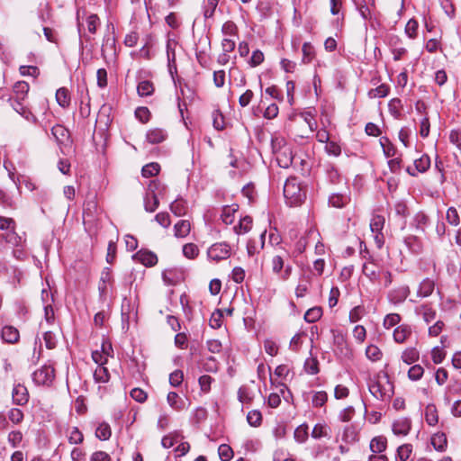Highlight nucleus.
<instances>
[{
  "label": "nucleus",
  "instance_id": "nucleus-9",
  "mask_svg": "<svg viewBox=\"0 0 461 461\" xmlns=\"http://www.w3.org/2000/svg\"><path fill=\"white\" fill-rule=\"evenodd\" d=\"M132 258L146 267H153L158 263L157 255L147 249L139 250L132 256Z\"/></svg>",
  "mask_w": 461,
  "mask_h": 461
},
{
  "label": "nucleus",
  "instance_id": "nucleus-4",
  "mask_svg": "<svg viewBox=\"0 0 461 461\" xmlns=\"http://www.w3.org/2000/svg\"><path fill=\"white\" fill-rule=\"evenodd\" d=\"M231 255V248L229 243L216 242L207 249V257L210 260L216 263L228 259Z\"/></svg>",
  "mask_w": 461,
  "mask_h": 461
},
{
  "label": "nucleus",
  "instance_id": "nucleus-43",
  "mask_svg": "<svg viewBox=\"0 0 461 461\" xmlns=\"http://www.w3.org/2000/svg\"><path fill=\"white\" fill-rule=\"evenodd\" d=\"M414 223L417 229L424 231L425 228L429 223V216L423 212H419L414 216Z\"/></svg>",
  "mask_w": 461,
  "mask_h": 461
},
{
  "label": "nucleus",
  "instance_id": "nucleus-30",
  "mask_svg": "<svg viewBox=\"0 0 461 461\" xmlns=\"http://www.w3.org/2000/svg\"><path fill=\"white\" fill-rule=\"evenodd\" d=\"M170 211L176 216H183L187 212V204L186 202L182 198H177L170 203Z\"/></svg>",
  "mask_w": 461,
  "mask_h": 461
},
{
  "label": "nucleus",
  "instance_id": "nucleus-11",
  "mask_svg": "<svg viewBox=\"0 0 461 461\" xmlns=\"http://www.w3.org/2000/svg\"><path fill=\"white\" fill-rule=\"evenodd\" d=\"M411 429V420L409 418L402 417L393 422L392 429L396 436H407Z\"/></svg>",
  "mask_w": 461,
  "mask_h": 461
},
{
  "label": "nucleus",
  "instance_id": "nucleus-55",
  "mask_svg": "<svg viewBox=\"0 0 461 461\" xmlns=\"http://www.w3.org/2000/svg\"><path fill=\"white\" fill-rule=\"evenodd\" d=\"M247 420L250 426L258 427L262 422V414L258 410L249 411Z\"/></svg>",
  "mask_w": 461,
  "mask_h": 461
},
{
  "label": "nucleus",
  "instance_id": "nucleus-47",
  "mask_svg": "<svg viewBox=\"0 0 461 461\" xmlns=\"http://www.w3.org/2000/svg\"><path fill=\"white\" fill-rule=\"evenodd\" d=\"M94 378L97 383H107L110 379V373L105 366H98L94 373Z\"/></svg>",
  "mask_w": 461,
  "mask_h": 461
},
{
  "label": "nucleus",
  "instance_id": "nucleus-39",
  "mask_svg": "<svg viewBox=\"0 0 461 461\" xmlns=\"http://www.w3.org/2000/svg\"><path fill=\"white\" fill-rule=\"evenodd\" d=\"M390 87L386 84H381L375 88H372L368 91V96L370 98H382L388 95Z\"/></svg>",
  "mask_w": 461,
  "mask_h": 461
},
{
  "label": "nucleus",
  "instance_id": "nucleus-64",
  "mask_svg": "<svg viewBox=\"0 0 461 461\" xmlns=\"http://www.w3.org/2000/svg\"><path fill=\"white\" fill-rule=\"evenodd\" d=\"M131 397L140 403L146 402L148 393L141 388L136 387L130 392Z\"/></svg>",
  "mask_w": 461,
  "mask_h": 461
},
{
  "label": "nucleus",
  "instance_id": "nucleus-48",
  "mask_svg": "<svg viewBox=\"0 0 461 461\" xmlns=\"http://www.w3.org/2000/svg\"><path fill=\"white\" fill-rule=\"evenodd\" d=\"M68 442L70 444H81L84 440L83 433L78 429L77 427H72L68 431Z\"/></svg>",
  "mask_w": 461,
  "mask_h": 461
},
{
  "label": "nucleus",
  "instance_id": "nucleus-29",
  "mask_svg": "<svg viewBox=\"0 0 461 461\" xmlns=\"http://www.w3.org/2000/svg\"><path fill=\"white\" fill-rule=\"evenodd\" d=\"M435 288V283L433 280L429 278H425L419 285V289L417 291L418 296L420 297H428L429 296Z\"/></svg>",
  "mask_w": 461,
  "mask_h": 461
},
{
  "label": "nucleus",
  "instance_id": "nucleus-41",
  "mask_svg": "<svg viewBox=\"0 0 461 461\" xmlns=\"http://www.w3.org/2000/svg\"><path fill=\"white\" fill-rule=\"evenodd\" d=\"M303 62L305 64L311 63L315 57L314 47L310 42H304L302 48Z\"/></svg>",
  "mask_w": 461,
  "mask_h": 461
},
{
  "label": "nucleus",
  "instance_id": "nucleus-60",
  "mask_svg": "<svg viewBox=\"0 0 461 461\" xmlns=\"http://www.w3.org/2000/svg\"><path fill=\"white\" fill-rule=\"evenodd\" d=\"M321 317V309L320 307H313L309 309L304 314V320L307 322H315Z\"/></svg>",
  "mask_w": 461,
  "mask_h": 461
},
{
  "label": "nucleus",
  "instance_id": "nucleus-22",
  "mask_svg": "<svg viewBox=\"0 0 461 461\" xmlns=\"http://www.w3.org/2000/svg\"><path fill=\"white\" fill-rule=\"evenodd\" d=\"M415 312L418 315L422 316L427 323L436 319V311L429 304H421L415 309Z\"/></svg>",
  "mask_w": 461,
  "mask_h": 461
},
{
  "label": "nucleus",
  "instance_id": "nucleus-23",
  "mask_svg": "<svg viewBox=\"0 0 461 461\" xmlns=\"http://www.w3.org/2000/svg\"><path fill=\"white\" fill-rule=\"evenodd\" d=\"M411 335V328L402 324L398 326L393 331V339L397 343H403Z\"/></svg>",
  "mask_w": 461,
  "mask_h": 461
},
{
  "label": "nucleus",
  "instance_id": "nucleus-18",
  "mask_svg": "<svg viewBox=\"0 0 461 461\" xmlns=\"http://www.w3.org/2000/svg\"><path fill=\"white\" fill-rule=\"evenodd\" d=\"M430 443L439 452H444L447 447V436L444 432H437L431 436Z\"/></svg>",
  "mask_w": 461,
  "mask_h": 461
},
{
  "label": "nucleus",
  "instance_id": "nucleus-14",
  "mask_svg": "<svg viewBox=\"0 0 461 461\" xmlns=\"http://www.w3.org/2000/svg\"><path fill=\"white\" fill-rule=\"evenodd\" d=\"M167 190V187L165 184H163L159 180H150L148 188H147V194L149 195H155L158 198L164 197Z\"/></svg>",
  "mask_w": 461,
  "mask_h": 461
},
{
  "label": "nucleus",
  "instance_id": "nucleus-63",
  "mask_svg": "<svg viewBox=\"0 0 461 461\" xmlns=\"http://www.w3.org/2000/svg\"><path fill=\"white\" fill-rule=\"evenodd\" d=\"M213 378L208 375H201L198 379L200 389L203 393H209Z\"/></svg>",
  "mask_w": 461,
  "mask_h": 461
},
{
  "label": "nucleus",
  "instance_id": "nucleus-35",
  "mask_svg": "<svg viewBox=\"0 0 461 461\" xmlns=\"http://www.w3.org/2000/svg\"><path fill=\"white\" fill-rule=\"evenodd\" d=\"M56 100L61 107H68L70 104L69 91L66 87L59 88L56 92Z\"/></svg>",
  "mask_w": 461,
  "mask_h": 461
},
{
  "label": "nucleus",
  "instance_id": "nucleus-59",
  "mask_svg": "<svg viewBox=\"0 0 461 461\" xmlns=\"http://www.w3.org/2000/svg\"><path fill=\"white\" fill-rule=\"evenodd\" d=\"M218 453L221 461H230L233 456V450L227 444H221L218 448Z\"/></svg>",
  "mask_w": 461,
  "mask_h": 461
},
{
  "label": "nucleus",
  "instance_id": "nucleus-62",
  "mask_svg": "<svg viewBox=\"0 0 461 461\" xmlns=\"http://www.w3.org/2000/svg\"><path fill=\"white\" fill-rule=\"evenodd\" d=\"M424 374V368L420 365L412 366L408 371V377L411 381L420 380Z\"/></svg>",
  "mask_w": 461,
  "mask_h": 461
},
{
  "label": "nucleus",
  "instance_id": "nucleus-52",
  "mask_svg": "<svg viewBox=\"0 0 461 461\" xmlns=\"http://www.w3.org/2000/svg\"><path fill=\"white\" fill-rule=\"evenodd\" d=\"M446 220L448 224L457 226L460 223V217L457 210L455 207H449L447 211Z\"/></svg>",
  "mask_w": 461,
  "mask_h": 461
},
{
  "label": "nucleus",
  "instance_id": "nucleus-17",
  "mask_svg": "<svg viewBox=\"0 0 461 461\" xmlns=\"http://www.w3.org/2000/svg\"><path fill=\"white\" fill-rule=\"evenodd\" d=\"M1 337L3 340L7 343H16L20 339L18 330L14 326H5L1 331Z\"/></svg>",
  "mask_w": 461,
  "mask_h": 461
},
{
  "label": "nucleus",
  "instance_id": "nucleus-53",
  "mask_svg": "<svg viewBox=\"0 0 461 461\" xmlns=\"http://www.w3.org/2000/svg\"><path fill=\"white\" fill-rule=\"evenodd\" d=\"M304 370L307 374L316 375L319 373V361L315 357H309L304 362Z\"/></svg>",
  "mask_w": 461,
  "mask_h": 461
},
{
  "label": "nucleus",
  "instance_id": "nucleus-19",
  "mask_svg": "<svg viewBox=\"0 0 461 461\" xmlns=\"http://www.w3.org/2000/svg\"><path fill=\"white\" fill-rule=\"evenodd\" d=\"M167 137V132L160 129L155 128L148 131L146 140L151 144H158L164 141Z\"/></svg>",
  "mask_w": 461,
  "mask_h": 461
},
{
  "label": "nucleus",
  "instance_id": "nucleus-31",
  "mask_svg": "<svg viewBox=\"0 0 461 461\" xmlns=\"http://www.w3.org/2000/svg\"><path fill=\"white\" fill-rule=\"evenodd\" d=\"M174 230L176 237L185 238L190 233L191 224L186 220H181L175 224Z\"/></svg>",
  "mask_w": 461,
  "mask_h": 461
},
{
  "label": "nucleus",
  "instance_id": "nucleus-37",
  "mask_svg": "<svg viewBox=\"0 0 461 461\" xmlns=\"http://www.w3.org/2000/svg\"><path fill=\"white\" fill-rule=\"evenodd\" d=\"M419 357L420 353L415 348H407L402 354V360L407 365L415 363Z\"/></svg>",
  "mask_w": 461,
  "mask_h": 461
},
{
  "label": "nucleus",
  "instance_id": "nucleus-24",
  "mask_svg": "<svg viewBox=\"0 0 461 461\" xmlns=\"http://www.w3.org/2000/svg\"><path fill=\"white\" fill-rule=\"evenodd\" d=\"M30 86L29 84L25 81L16 82L14 86V95L10 98L18 99V100H25L27 94L29 92Z\"/></svg>",
  "mask_w": 461,
  "mask_h": 461
},
{
  "label": "nucleus",
  "instance_id": "nucleus-45",
  "mask_svg": "<svg viewBox=\"0 0 461 461\" xmlns=\"http://www.w3.org/2000/svg\"><path fill=\"white\" fill-rule=\"evenodd\" d=\"M384 225V217L382 215H375L370 221V229L373 233L382 232Z\"/></svg>",
  "mask_w": 461,
  "mask_h": 461
},
{
  "label": "nucleus",
  "instance_id": "nucleus-28",
  "mask_svg": "<svg viewBox=\"0 0 461 461\" xmlns=\"http://www.w3.org/2000/svg\"><path fill=\"white\" fill-rule=\"evenodd\" d=\"M3 237L7 243L12 244L16 248H23L25 242V240L20 236L15 230L5 232Z\"/></svg>",
  "mask_w": 461,
  "mask_h": 461
},
{
  "label": "nucleus",
  "instance_id": "nucleus-51",
  "mask_svg": "<svg viewBox=\"0 0 461 461\" xmlns=\"http://www.w3.org/2000/svg\"><path fill=\"white\" fill-rule=\"evenodd\" d=\"M8 420L14 425L20 424L24 418L23 412L18 408H12L7 413Z\"/></svg>",
  "mask_w": 461,
  "mask_h": 461
},
{
  "label": "nucleus",
  "instance_id": "nucleus-27",
  "mask_svg": "<svg viewBox=\"0 0 461 461\" xmlns=\"http://www.w3.org/2000/svg\"><path fill=\"white\" fill-rule=\"evenodd\" d=\"M302 117H303V123L306 127V132L305 134H297V136L300 138H308L309 133L313 132L317 129V122L310 113L302 114Z\"/></svg>",
  "mask_w": 461,
  "mask_h": 461
},
{
  "label": "nucleus",
  "instance_id": "nucleus-7",
  "mask_svg": "<svg viewBox=\"0 0 461 461\" xmlns=\"http://www.w3.org/2000/svg\"><path fill=\"white\" fill-rule=\"evenodd\" d=\"M98 214V203L96 195L89 194L83 205V218L84 221H94Z\"/></svg>",
  "mask_w": 461,
  "mask_h": 461
},
{
  "label": "nucleus",
  "instance_id": "nucleus-3",
  "mask_svg": "<svg viewBox=\"0 0 461 461\" xmlns=\"http://www.w3.org/2000/svg\"><path fill=\"white\" fill-rule=\"evenodd\" d=\"M272 150L280 167L288 168L293 163L291 149L285 145L284 139L272 140Z\"/></svg>",
  "mask_w": 461,
  "mask_h": 461
},
{
  "label": "nucleus",
  "instance_id": "nucleus-57",
  "mask_svg": "<svg viewBox=\"0 0 461 461\" xmlns=\"http://www.w3.org/2000/svg\"><path fill=\"white\" fill-rule=\"evenodd\" d=\"M100 23V18L97 14H92L86 18L87 30L92 34H95L96 32Z\"/></svg>",
  "mask_w": 461,
  "mask_h": 461
},
{
  "label": "nucleus",
  "instance_id": "nucleus-25",
  "mask_svg": "<svg viewBox=\"0 0 461 461\" xmlns=\"http://www.w3.org/2000/svg\"><path fill=\"white\" fill-rule=\"evenodd\" d=\"M155 91L154 84L149 80H141L138 83L137 93L140 97H147L153 95Z\"/></svg>",
  "mask_w": 461,
  "mask_h": 461
},
{
  "label": "nucleus",
  "instance_id": "nucleus-15",
  "mask_svg": "<svg viewBox=\"0 0 461 461\" xmlns=\"http://www.w3.org/2000/svg\"><path fill=\"white\" fill-rule=\"evenodd\" d=\"M410 294V288L407 285H403L393 289L388 294L389 300L393 303H400L405 301Z\"/></svg>",
  "mask_w": 461,
  "mask_h": 461
},
{
  "label": "nucleus",
  "instance_id": "nucleus-40",
  "mask_svg": "<svg viewBox=\"0 0 461 461\" xmlns=\"http://www.w3.org/2000/svg\"><path fill=\"white\" fill-rule=\"evenodd\" d=\"M415 170L420 173L426 172L430 167V158L424 154L414 160Z\"/></svg>",
  "mask_w": 461,
  "mask_h": 461
},
{
  "label": "nucleus",
  "instance_id": "nucleus-44",
  "mask_svg": "<svg viewBox=\"0 0 461 461\" xmlns=\"http://www.w3.org/2000/svg\"><path fill=\"white\" fill-rule=\"evenodd\" d=\"M160 166L156 163L152 162L149 164L145 165L141 169V175L144 177H150L157 176L159 173Z\"/></svg>",
  "mask_w": 461,
  "mask_h": 461
},
{
  "label": "nucleus",
  "instance_id": "nucleus-6",
  "mask_svg": "<svg viewBox=\"0 0 461 461\" xmlns=\"http://www.w3.org/2000/svg\"><path fill=\"white\" fill-rule=\"evenodd\" d=\"M51 134L62 153H64V148L69 147L72 144L70 132L63 125L56 124L53 126L51 128Z\"/></svg>",
  "mask_w": 461,
  "mask_h": 461
},
{
  "label": "nucleus",
  "instance_id": "nucleus-12",
  "mask_svg": "<svg viewBox=\"0 0 461 461\" xmlns=\"http://www.w3.org/2000/svg\"><path fill=\"white\" fill-rule=\"evenodd\" d=\"M370 393L377 400L386 401L391 397L389 392L381 384L379 381L372 380L368 384Z\"/></svg>",
  "mask_w": 461,
  "mask_h": 461
},
{
  "label": "nucleus",
  "instance_id": "nucleus-1",
  "mask_svg": "<svg viewBox=\"0 0 461 461\" xmlns=\"http://www.w3.org/2000/svg\"><path fill=\"white\" fill-rule=\"evenodd\" d=\"M271 267L273 273L278 276L281 280H288L293 271V266L290 263V253L285 249H280L271 259Z\"/></svg>",
  "mask_w": 461,
  "mask_h": 461
},
{
  "label": "nucleus",
  "instance_id": "nucleus-10",
  "mask_svg": "<svg viewBox=\"0 0 461 461\" xmlns=\"http://www.w3.org/2000/svg\"><path fill=\"white\" fill-rule=\"evenodd\" d=\"M13 402L15 405H25L29 401V393L27 388L21 384H15L12 392Z\"/></svg>",
  "mask_w": 461,
  "mask_h": 461
},
{
  "label": "nucleus",
  "instance_id": "nucleus-56",
  "mask_svg": "<svg viewBox=\"0 0 461 461\" xmlns=\"http://www.w3.org/2000/svg\"><path fill=\"white\" fill-rule=\"evenodd\" d=\"M112 279L111 274L109 271H104L101 276V283L99 284L98 290L100 293V296L103 298L106 295L107 293V283H110Z\"/></svg>",
  "mask_w": 461,
  "mask_h": 461
},
{
  "label": "nucleus",
  "instance_id": "nucleus-34",
  "mask_svg": "<svg viewBox=\"0 0 461 461\" xmlns=\"http://www.w3.org/2000/svg\"><path fill=\"white\" fill-rule=\"evenodd\" d=\"M413 447L411 444H402L400 447H398L396 450L395 455V460L396 461H407L411 453H412Z\"/></svg>",
  "mask_w": 461,
  "mask_h": 461
},
{
  "label": "nucleus",
  "instance_id": "nucleus-46",
  "mask_svg": "<svg viewBox=\"0 0 461 461\" xmlns=\"http://www.w3.org/2000/svg\"><path fill=\"white\" fill-rule=\"evenodd\" d=\"M380 142L386 158H392L396 155V148L387 138H382Z\"/></svg>",
  "mask_w": 461,
  "mask_h": 461
},
{
  "label": "nucleus",
  "instance_id": "nucleus-26",
  "mask_svg": "<svg viewBox=\"0 0 461 461\" xmlns=\"http://www.w3.org/2000/svg\"><path fill=\"white\" fill-rule=\"evenodd\" d=\"M168 405L175 411H180L185 408L184 400L176 392H169L167 396Z\"/></svg>",
  "mask_w": 461,
  "mask_h": 461
},
{
  "label": "nucleus",
  "instance_id": "nucleus-42",
  "mask_svg": "<svg viewBox=\"0 0 461 461\" xmlns=\"http://www.w3.org/2000/svg\"><path fill=\"white\" fill-rule=\"evenodd\" d=\"M159 205V199L155 195L147 194L144 197V208L148 212H155Z\"/></svg>",
  "mask_w": 461,
  "mask_h": 461
},
{
  "label": "nucleus",
  "instance_id": "nucleus-8",
  "mask_svg": "<svg viewBox=\"0 0 461 461\" xmlns=\"http://www.w3.org/2000/svg\"><path fill=\"white\" fill-rule=\"evenodd\" d=\"M23 101L24 100L9 98L10 104L16 113L23 116L26 121L37 123V117L30 111L26 105H24Z\"/></svg>",
  "mask_w": 461,
  "mask_h": 461
},
{
  "label": "nucleus",
  "instance_id": "nucleus-36",
  "mask_svg": "<svg viewBox=\"0 0 461 461\" xmlns=\"http://www.w3.org/2000/svg\"><path fill=\"white\" fill-rule=\"evenodd\" d=\"M342 439L346 443H354L358 440V432L355 426L348 425L346 426L343 434Z\"/></svg>",
  "mask_w": 461,
  "mask_h": 461
},
{
  "label": "nucleus",
  "instance_id": "nucleus-49",
  "mask_svg": "<svg viewBox=\"0 0 461 461\" xmlns=\"http://www.w3.org/2000/svg\"><path fill=\"white\" fill-rule=\"evenodd\" d=\"M183 254L189 259H194L199 255V249L194 243H186L183 246Z\"/></svg>",
  "mask_w": 461,
  "mask_h": 461
},
{
  "label": "nucleus",
  "instance_id": "nucleus-50",
  "mask_svg": "<svg viewBox=\"0 0 461 461\" xmlns=\"http://www.w3.org/2000/svg\"><path fill=\"white\" fill-rule=\"evenodd\" d=\"M112 435L111 428L107 423H101L95 430V436L101 440H107Z\"/></svg>",
  "mask_w": 461,
  "mask_h": 461
},
{
  "label": "nucleus",
  "instance_id": "nucleus-61",
  "mask_svg": "<svg viewBox=\"0 0 461 461\" xmlns=\"http://www.w3.org/2000/svg\"><path fill=\"white\" fill-rule=\"evenodd\" d=\"M366 357L372 361H377L382 357V351L375 345H370L366 349Z\"/></svg>",
  "mask_w": 461,
  "mask_h": 461
},
{
  "label": "nucleus",
  "instance_id": "nucleus-5",
  "mask_svg": "<svg viewBox=\"0 0 461 461\" xmlns=\"http://www.w3.org/2000/svg\"><path fill=\"white\" fill-rule=\"evenodd\" d=\"M55 378V369L50 365H44L36 370L32 375V379L39 385L50 386Z\"/></svg>",
  "mask_w": 461,
  "mask_h": 461
},
{
  "label": "nucleus",
  "instance_id": "nucleus-16",
  "mask_svg": "<svg viewBox=\"0 0 461 461\" xmlns=\"http://www.w3.org/2000/svg\"><path fill=\"white\" fill-rule=\"evenodd\" d=\"M387 447V439L384 436H376L373 438L369 444V448L373 454H383Z\"/></svg>",
  "mask_w": 461,
  "mask_h": 461
},
{
  "label": "nucleus",
  "instance_id": "nucleus-21",
  "mask_svg": "<svg viewBox=\"0 0 461 461\" xmlns=\"http://www.w3.org/2000/svg\"><path fill=\"white\" fill-rule=\"evenodd\" d=\"M266 230H264L259 237V242H258L254 239H250L247 243V251L248 254L251 257L255 254L258 253L261 249L264 248L265 245V237H266Z\"/></svg>",
  "mask_w": 461,
  "mask_h": 461
},
{
  "label": "nucleus",
  "instance_id": "nucleus-54",
  "mask_svg": "<svg viewBox=\"0 0 461 461\" xmlns=\"http://www.w3.org/2000/svg\"><path fill=\"white\" fill-rule=\"evenodd\" d=\"M329 436V428L324 424H316L312 431V437L315 439H320Z\"/></svg>",
  "mask_w": 461,
  "mask_h": 461
},
{
  "label": "nucleus",
  "instance_id": "nucleus-38",
  "mask_svg": "<svg viewBox=\"0 0 461 461\" xmlns=\"http://www.w3.org/2000/svg\"><path fill=\"white\" fill-rule=\"evenodd\" d=\"M309 427L306 423L301 424L298 426L294 433V437L296 442L302 444L304 443L309 437Z\"/></svg>",
  "mask_w": 461,
  "mask_h": 461
},
{
  "label": "nucleus",
  "instance_id": "nucleus-2",
  "mask_svg": "<svg viewBox=\"0 0 461 461\" xmlns=\"http://www.w3.org/2000/svg\"><path fill=\"white\" fill-rule=\"evenodd\" d=\"M284 196L290 206H297L305 199V192L296 177H290L285 181Z\"/></svg>",
  "mask_w": 461,
  "mask_h": 461
},
{
  "label": "nucleus",
  "instance_id": "nucleus-32",
  "mask_svg": "<svg viewBox=\"0 0 461 461\" xmlns=\"http://www.w3.org/2000/svg\"><path fill=\"white\" fill-rule=\"evenodd\" d=\"M425 420L429 426H435L438 422V411L434 404H428L426 406Z\"/></svg>",
  "mask_w": 461,
  "mask_h": 461
},
{
  "label": "nucleus",
  "instance_id": "nucleus-33",
  "mask_svg": "<svg viewBox=\"0 0 461 461\" xmlns=\"http://www.w3.org/2000/svg\"><path fill=\"white\" fill-rule=\"evenodd\" d=\"M252 218L250 216H245L241 218L239 224L234 226V231L238 235L249 232L252 228Z\"/></svg>",
  "mask_w": 461,
  "mask_h": 461
},
{
  "label": "nucleus",
  "instance_id": "nucleus-20",
  "mask_svg": "<svg viewBox=\"0 0 461 461\" xmlns=\"http://www.w3.org/2000/svg\"><path fill=\"white\" fill-rule=\"evenodd\" d=\"M239 205H226L222 207L221 219L226 225L233 223L235 220V213L238 212Z\"/></svg>",
  "mask_w": 461,
  "mask_h": 461
},
{
  "label": "nucleus",
  "instance_id": "nucleus-58",
  "mask_svg": "<svg viewBox=\"0 0 461 461\" xmlns=\"http://www.w3.org/2000/svg\"><path fill=\"white\" fill-rule=\"evenodd\" d=\"M362 271L371 282H375L379 278V273L373 265L364 264Z\"/></svg>",
  "mask_w": 461,
  "mask_h": 461
},
{
  "label": "nucleus",
  "instance_id": "nucleus-13",
  "mask_svg": "<svg viewBox=\"0 0 461 461\" xmlns=\"http://www.w3.org/2000/svg\"><path fill=\"white\" fill-rule=\"evenodd\" d=\"M350 202V196L346 193H332L329 197V204L334 208H343Z\"/></svg>",
  "mask_w": 461,
  "mask_h": 461
}]
</instances>
